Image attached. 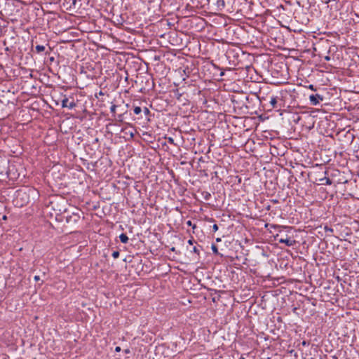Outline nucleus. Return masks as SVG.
<instances>
[{
  "mask_svg": "<svg viewBox=\"0 0 359 359\" xmlns=\"http://www.w3.org/2000/svg\"><path fill=\"white\" fill-rule=\"evenodd\" d=\"M116 104H112L110 107V111L112 113L114 116H115V114H116Z\"/></svg>",
  "mask_w": 359,
  "mask_h": 359,
  "instance_id": "11",
  "label": "nucleus"
},
{
  "mask_svg": "<svg viewBox=\"0 0 359 359\" xmlns=\"http://www.w3.org/2000/svg\"><path fill=\"white\" fill-rule=\"evenodd\" d=\"M34 279V280L38 281L40 280V277H39V276H35Z\"/></svg>",
  "mask_w": 359,
  "mask_h": 359,
  "instance_id": "22",
  "label": "nucleus"
},
{
  "mask_svg": "<svg viewBox=\"0 0 359 359\" xmlns=\"http://www.w3.org/2000/svg\"><path fill=\"white\" fill-rule=\"evenodd\" d=\"M141 111H142V109H141V107H135L134 108V113H135V114H140V113H141Z\"/></svg>",
  "mask_w": 359,
  "mask_h": 359,
  "instance_id": "13",
  "label": "nucleus"
},
{
  "mask_svg": "<svg viewBox=\"0 0 359 359\" xmlns=\"http://www.w3.org/2000/svg\"><path fill=\"white\" fill-rule=\"evenodd\" d=\"M239 359H245V358H244L243 357H241Z\"/></svg>",
  "mask_w": 359,
  "mask_h": 359,
  "instance_id": "34",
  "label": "nucleus"
},
{
  "mask_svg": "<svg viewBox=\"0 0 359 359\" xmlns=\"http://www.w3.org/2000/svg\"><path fill=\"white\" fill-rule=\"evenodd\" d=\"M325 60H327V61H329L330 60V57L327 55L325 57Z\"/></svg>",
  "mask_w": 359,
  "mask_h": 359,
  "instance_id": "25",
  "label": "nucleus"
},
{
  "mask_svg": "<svg viewBox=\"0 0 359 359\" xmlns=\"http://www.w3.org/2000/svg\"><path fill=\"white\" fill-rule=\"evenodd\" d=\"M216 241H217V242H220V241H221V238H217L216 239Z\"/></svg>",
  "mask_w": 359,
  "mask_h": 359,
  "instance_id": "27",
  "label": "nucleus"
},
{
  "mask_svg": "<svg viewBox=\"0 0 359 359\" xmlns=\"http://www.w3.org/2000/svg\"><path fill=\"white\" fill-rule=\"evenodd\" d=\"M270 104H271L272 108H276V104H277V97H271V100H270Z\"/></svg>",
  "mask_w": 359,
  "mask_h": 359,
  "instance_id": "8",
  "label": "nucleus"
},
{
  "mask_svg": "<svg viewBox=\"0 0 359 359\" xmlns=\"http://www.w3.org/2000/svg\"><path fill=\"white\" fill-rule=\"evenodd\" d=\"M332 358L333 359H338V358L337 356H335V355L332 356Z\"/></svg>",
  "mask_w": 359,
  "mask_h": 359,
  "instance_id": "29",
  "label": "nucleus"
},
{
  "mask_svg": "<svg viewBox=\"0 0 359 359\" xmlns=\"http://www.w3.org/2000/svg\"><path fill=\"white\" fill-rule=\"evenodd\" d=\"M144 113L145 115H149L150 114V111L148 108L144 107Z\"/></svg>",
  "mask_w": 359,
  "mask_h": 359,
  "instance_id": "16",
  "label": "nucleus"
},
{
  "mask_svg": "<svg viewBox=\"0 0 359 359\" xmlns=\"http://www.w3.org/2000/svg\"><path fill=\"white\" fill-rule=\"evenodd\" d=\"M193 242H194V241H193V240H189V241H188V243H189V245H192V244H193Z\"/></svg>",
  "mask_w": 359,
  "mask_h": 359,
  "instance_id": "26",
  "label": "nucleus"
},
{
  "mask_svg": "<svg viewBox=\"0 0 359 359\" xmlns=\"http://www.w3.org/2000/svg\"><path fill=\"white\" fill-rule=\"evenodd\" d=\"M26 193L24 192L22 190H20V191H18V195L17 196L19 197V196H22L24 194H25Z\"/></svg>",
  "mask_w": 359,
  "mask_h": 359,
  "instance_id": "15",
  "label": "nucleus"
},
{
  "mask_svg": "<svg viewBox=\"0 0 359 359\" xmlns=\"http://www.w3.org/2000/svg\"><path fill=\"white\" fill-rule=\"evenodd\" d=\"M212 229H213V231H217L218 230V226H217V224H215L212 226Z\"/></svg>",
  "mask_w": 359,
  "mask_h": 359,
  "instance_id": "18",
  "label": "nucleus"
},
{
  "mask_svg": "<svg viewBox=\"0 0 359 359\" xmlns=\"http://www.w3.org/2000/svg\"><path fill=\"white\" fill-rule=\"evenodd\" d=\"M168 142H170L171 144H174V140L172 137H168Z\"/></svg>",
  "mask_w": 359,
  "mask_h": 359,
  "instance_id": "20",
  "label": "nucleus"
},
{
  "mask_svg": "<svg viewBox=\"0 0 359 359\" xmlns=\"http://www.w3.org/2000/svg\"><path fill=\"white\" fill-rule=\"evenodd\" d=\"M112 257H113L114 259H117V258L119 257V252H118V251H114V252H113V253H112Z\"/></svg>",
  "mask_w": 359,
  "mask_h": 359,
  "instance_id": "14",
  "label": "nucleus"
},
{
  "mask_svg": "<svg viewBox=\"0 0 359 359\" xmlns=\"http://www.w3.org/2000/svg\"><path fill=\"white\" fill-rule=\"evenodd\" d=\"M115 351L116 352H119L121 351V348L119 346L116 347Z\"/></svg>",
  "mask_w": 359,
  "mask_h": 359,
  "instance_id": "24",
  "label": "nucleus"
},
{
  "mask_svg": "<svg viewBox=\"0 0 359 359\" xmlns=\"http://www.w3.org/2000/svg\"><path fill=\"white\" fill-rule=\"evenodd\" d=\"M309 88L312 90H316V88H314V86L313 85H310Z\"/></svg>",
  "mask_w": 359,
  "mask_h": 359,
  "instance_id": "23",
  "label": "nucleus"
},
{
  "mask_svg": "<svg viewBox=\"0 0 359 359\" xmlns=\"http://www.w3.org/2000/svg\"><path fill=\"white\" fill-rule=\"evenodd\" d=\"M325 231H330V232H332L333 231L332 229L328 228L327 226H325Z\"/></svg>",
  "mask_w": 359,
  "mask_h": 359,
  "instance_id": "21",
  "label": "nucleus"
},
{
  "mask_svg": "<svg viewBox=\"0 0 359 359\" xmlns=\"http://www.w3.org/2000/svg\"><path fill=\"white\" fill-rule=\"evenodd\" d=\"M202 194L203 196L204 199L206 201H208L210 199V198L211 197L210 194L207 191L203 192Z\"/></svg>",
  "mask_w": 359,
  "mask_h": 359,
  "instance_id": "10",
  "label": "nucleus"
},
{
  "mask_svg": "<svg viewBox=\"0 0 359 359\" xmlns=\"http://www.w3.org/2000/svg\"><path fill=\"white\" fill-rule=\"evenodd\" d=\"M309 100L313 105H317L319 104L320 101H323V97L319 94L311 95Z\"/></svg>",
  "mask_w": 359,
  "mask_h": 359,
  "instance_id": "3",
  "label": "nucleus"
},
{
  "mask_svg": "<svg viewBox=\"0 0 359 359\" xmlns=\"http://www.w3.org/2000/svg\"><path fill=\"white\" fill-rule=\"evenodd\" d=\"M278 236H279V235L277 234L276 236V239L278 240L280 243H284L288 247L293 246L296 243V241L294 240L291 239L287 236H286L285 238H278Z\"/></svg>",
  "mask_w": 359,
  "mask_h": 359,
  "instance_id": "2",
  "label": "nucleus"
},
{
  "mask_svg": "<svg viewBox=\"0 0 359 359\" xmlns=\"http://www.w3.org/2000/svg\"><path fill=\"white\" fill-rule=\"evenodd\" d=\"M130 136L133 137V133H130Z\"/></svg>",
  "mask_w": 359,
  "mask_h": 359,
  "instance_id": "33",
  "label": "nucleus"
},
{
  "mask_svg": "<svg viewBox=\"0 0 359 359\" xmlns=\"http://www.w3.org/2000/svg\"><path fill=\"white\" fill-rule=\"evenodd\" d=\"M3 219H6V215H4V216L3 217Z\"/></svg>",
  "mask_w": 359,
  "mask_h": 359,
  "instance_id": "31",
  "label": "nucleus"
},
{
  "mask_svg": "<svg viewBox=\"0 0 359 359\" xmlns=\"http://www.w3.org/2000/svg\"><path fill=\"white\" fill-rule=\"evenodd\" d=\"M35 49H36V51L38 53H39L43 52V50H45V46H42V45H37V46H36Z\"/></svg>",
  "mask_w": 359,
  "mask_h": 359,
  "instance_id": "9",
  "label": "nucleus"
},
{
  "mask_svg": "<svg viewBox=\"0 0 359 359\" xmlns=\"http://www.w3.org/2000/svg\"><path fill=\"white\" fill-rule=\"evenodd\" d=\"M193 251H194L195 253L199 254V250H198L196 247H194V248H193Z\"/></svg>",
  "mask_w": 359,
  "mask_h": 359,
  "instance_id": "19",
  "label": "nucleus"
},
{
  "mask_svg": "<svg viewBox=\"0 0 359 359\" xmlns=\"http://www.w3.org/2000/svg\"><path fill=\"white\" fill-rule=\"evenodd\" d=\"M302 344H303V345H306V341H304L302 342Z\"/></svg>",
  "mask_w": 359,
  "mask_h": 359,
  "instance_id": "32",
  "label": "nucleus"
},
{
  "mask_svg": "<svg viewBox=\"0 0 359 359\" xmlns=\"http://www.w3.org/2000/svg\"><path fill=\"white\" fill-rule=\"evenodd\" d=\"M119 238H120L121 242L123 243H127L128 241V237L125 233H121L119 236Z\"/></svg>",
  "mask_w": 359,
  "mask_h": 359,
  "instance_id": "7",
  "label": "nucleus"
},
{
  "mask_svg": "<svg viewBox=\"0 0 359 359\" xmlns=\"http://www.w3.org/2000/svg\"><path fill=\"white\" fill-rule=\"evenodd\" d=\"M319 182H320V184H327V185H330L332 183V180L328 177L320 178V179H319Z\"/></svg>",
  "mask_w": 359,
  "mask_h": 359,
  "instance_id": "5",
  "label": "nucleus"
},
{
  "mask_svg": "<svg viewBox=\"0 0 359 359\" xmlns=\"http://www.w3.org/2000/svg\"><path fill=\"white\" fill-rule=\"evenodd\" d=\"M50 61H53V60H54V57H51L50 58Z\"/></svg>",
  "mask_w": 359,
  "mask_h": 359,
  "instance_id": "28",
  "label": "nucleus"
},
{
  "mask_svg": "<svg viewBox=\"0 0 359 359\" xmlns=\"http://www.w3.org/2000/svg\"><path fill=\"white\" fill-rule=\"evenodd\" d=\"M187 224H188L189 225H191V221H189V222H187Z\"/></svg>",
  "mask_w": 359,
  "mask_h": 359,
  "instance_id": "30",
  "label": "nucleus"
},
{
  "mask_svg": "<svg viewBox=\"0 0 359 359\" xmlns=\"http://www.w3.org/2000/svg\"><path fill=\"white\" fill-rule=\"evenodd\" d=\"M66 215L63 216V218L65 219V222L67 224L70 226H73L76 224L81 219V215L79 211L73 212L71 214L69 212L65 211Z\"/></svg>",
  "mask_w": 359,
  "mask_h": 359,
  "instance_id": "1",
  "label": "nucleus"
},
{
  "mask_svg": "<svg viewBox=\"0 0 359 359\" xmlns=\"http://www.w3.org/2000/svg\"><path fill=\"white\" fill-rule=\"evenodd\" d=\"M211 248H212V250L214 254H215V255H218L219 254L217 247L215 245H214V244L212 245Z\"/></svg>",
  "mask_w": 359,
  "mask_h": 359,
  "instance_id": "12",
  "label": "nucleus"
},
{
  "mask_svg": "<svg viewBox=\"0 0 359 359\" xmlns=\"http://www.w3.org/2000/svg\"><path fill=\"white\" fill-rule=\"evenodd\" d=\"M76 106V104L74 101L69 102V99L67 97L64 98L62 101V107L63 108L67 107L72 109Z\"/></svg>",
  "mask_w": 359,
  "mask_h": 359,
  "instance_id": "4",
  "label": "nucleus"
},
{
  "mask_svg": "<svg viewBox=\"0 0 359 359\" xmlns=\"http://www.w3.org/2000/svg\"><path fill=\"white\" fill-rule=\"evenodd\" d=\"M217 6L219 11H222L225 7V1L224 0H217Z\"/></svg>",
  "mask_w": 359,
  "mask_h": 359,
  "instance_id": "6",
  "label": "nucleus"
},
{
  "mask_svg": "<svg viewBox=\"0 0 359 359\" xmlns=\"http://www.w3.org/2000/svg\"><path fill=\"white\" fill-rule=\"evenodd\" d=\"M117 120H118V121H123V115H122V114H119V115H118V116H117Z\"/></svg>",
  "mask_w": 359,
  "mask_h": 359,
  "instance_id": "17",
  "label": "nucleus"
}]
</instances>
